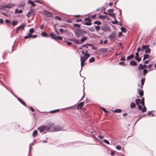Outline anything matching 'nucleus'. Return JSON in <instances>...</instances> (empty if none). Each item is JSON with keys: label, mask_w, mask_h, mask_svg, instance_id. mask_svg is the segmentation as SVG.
<instances>
[{"label": "nucleus", "mask_w": 156, "mask_h": 156, "mask_svg": "<svg viewBox=\"0 0 156 156\" xmlns=\"http://www.w3.org/2000/svg\"><path fill=\"white\" fill-rule=\"evenodd\" d=\"M95 29L97 31H98L101 29V27L99 26H95Z\"/></svg>", "instance_id": "nucleus-39"}, {"label": "nucleus", "mask_w": 156, "mask_h": 156, "mask_svg": "<svg viewBox=\"0 0 156 156\" xmlns=\"http://www.w3.org/2000/svg\"><path fill=\"white\" fill-rule=\"evenodd\" d=\"M90 18H85L84 19V21H90Z\"/></svg>", "instance_id": "nucleus-60"}, {"label": "nucleus", "mask_w": 156, "mask_h": 156, "mask_svg": "<svg viewBox=\"0 0 156 156\" xmlns=\"http://www.w3.org/2000/svg\"><path fill=\"white\" fill-rule=\"evenodd\" d=\"M108 37L111 40H115L116 37V34L115 32H113Z\"/></svg>", "instance_id": "nucleus-8"}, {"label": "nucleus", "mask_w": 156, "mask_h": 156, "mask_svg": "<svg viewBox=\"0 0 156 156\" xmlns=\"http://www.w3.org/2000/svg\"><path fill=\"white\" fill-rule=\"evenodd\" d=\"M145 78H144L142 79L141 80V84L142 86H143L144 85V82H145Z\"/></svg>", "instance_id": "nucleus-34"}, {"label": "nucleus", "mask_w": 156, "mask_h": 156, "mask_svg": "<svg viewBox=\"0 0 156 156\" xmlns=\"http://www.w3.org/2000/svg\"><path fill=\"white\" fill-rule=\"evenodd\" d=\"M63 128L62 127L59 126H56L53 128V131L56 132L59 131L63 130Z\"/></svg>", "instance_id": "nucleus-5"}, {"label": "nucleus", "mask_w": 156, "mask_h": 156, "mask_svg": "<svg viewBox=\"0 0 156 156\" xmlns=\"http://www.w3.org/2000/svg\"><path fill=\"white\" fill-rule=\"evenodd\" d=\"M101 109L103 110V111L105 112H107L106 110V109L105 108H103L102 107L101 108Z\"/></svg>", "instance_id": "nucleus-63"}, {"label": "nucleus", "mask_w": 156, "mask_h": 156, "mask_svg": "<svg viewBox=\"0 0 156 156\" xmlns=\"http://www.w3.org/2000/svg\"><path fill=\"white\" fill-rule=\"evenodd\" d=\"M149 60H145L144 62V63L145 64H147L148 63H149Z\"/></svg>", "instance_id": "nucleus-59"}, {"label": "nucleus", "mask_w": 156, "mask_h": 156, "mask_svg": "<svg viewBox=\"0 0 156 156\" xmlns=\"http://www.w3.org/2000/svg\"><path fill=\"white\" fill-rule=\"evenodd\" d=\"M103 141L108 144H109L110 143L106 139H104L103 140Z\"/></svg>", "instance_id": "nucleus-44"}, {"label": "nucleus", "mask_w": 156, "mask_h": 156, "mask_svg": "<svg viewBox=\"0 0 156 156\" xmlns=\"http://www.w3.org/2000/svg\"><path fill=\"white\" fill-rule=\"evenodd\" d=\"M120 60L122 61H125V58L123 56H122L121 58L120 59Z\"/></svg>", "instance_id": "nucleus-56"}, {"label": "nucleus", "mask_w": 156, "mask_h": 156, "mask_svg": "<svg viewBox=\"0 0 156 156\" xmlns=\"http://www.w3.org/2000/svg\"><path fill=\"white\" fill-rule=\"evenodd\" d=\"M50 37L55 39L56 40H57V38H56L55 35V34H53L52 33H51L50 34Z\"/></svg>", "instance_id": "nucleus-14"}, {"label": "nucleus", "mask_w": 156, "mask_h": 156, "mask_svg": "<svg viewBox=\"0 0 156 156\" xmlns=\"http://www.w3.org/2000/svg\"><path fill=\"white\" fill-rule=\"evenodd\" d=\"M138 93L140 97H142L143 95V91L142 90H140V89H138Z\"/></svg>", "instance_id": "nucleus-13"}, {"label": "nucleus", "mask_w": 156, "mask_h": 156, "mask_svg": "<svg viewBox=\"0 0 156 156\" xmlns=\"http://www.w3.org/2000/svg\"><path fill=\"white\" fill-rule=\"evenodd\" d=\"M35 13L34 10L33 9H30L28 12V14H31Z\"/></svg>", "instance_id": "nucleus-26"}, {"label": "nucleus", "mask_w": 156, "mask_h": 156, "mask_svg": "<svg viewBox=\"0 0 156 156\" xmlns=\"http://www.w3.org/2000/svg\"><path fill=\"white\" fill-rule=\"evenodd\" d=\"M41 35L44 37H46L47 35V34L46 33L44 32H43L41 33Z\"/></svg>", "instance_id": "nucleus-47"}, {"label": "nucleus", "mask_w": 156, "mask_h": 156, "mask_svg": "<svg viewBox=\"0 0 156 156\" xmlns=\"http://www.w3.org/2000/svg\"><path fill=\"white\" fill-rule=\"evenodd\" d=\"M37 133V131L35 130H34L33 133V136L34 137H35V136L36 135Z\"/></svg>", "instance_id": "nucleus-41"}, {"label": "nucleus", "mask_w": 156, "mask_h": 156, "mask_svg": "<svg viewBox=\"0 0 156 156\" xmlns=\"http://www.w3.org/2000/svg\"><path fill=\"white\" fill-rule=\"evenodd\" d=\"M107 11L108 12H113L114 10L113 9H109L107 10Z\"/></svg>", "instance_id": "nucleus-48"}, {"label": "nucleus", "mask_w": 156, "mask_h": 156, "mask_svg": "<svg viewBox=\"0 0 156 156\" xmlns=\"http://www.w3.org/2000/svg\"><path fill=\"white\" fill-rule=\"evenodd\" d=\"M140 100L139 99H136L135 100V102L136 104L138 105L140 103Z\"/></svg>", "instance_id": "nucleus-31"}, {"label": "nucleus", "mask_w": 156, "mask_h": 156, "mask_svg": "<svg viewBox=\"0 0 156 156\" xmlns=\"http://www.w3.org/2000/svg\"><path fill=\"white\" fill-rule=\"evenodd\" d=\"M25 24H23L20 26L17 27L16 29V32H17V31L18 30H20V28H22V29L21 30V31H22V30L24 29L23 27L25 26Z\"/></svg>", "instance_id": "nucleus-12"}, {"label": "nucleus", "mask_w": 156, "mask_h": 156, "mask_svg": "<svg viewBox=\"0 0 156 156\" xmlns=\"http://www.w3.org/2000/svg\"><path fill=\"white\" fill-rule=\"evenodd\" d=\"M83 103L84 102H83L77 105L78 108H81L83 105Z\"/></svg>", "instance_id": "nucleus-24"}, {"label": "nucleus", "mask_w": 156, "mask_h": 156, "mask_svg": "<svg viewBox=\"0 0 156 156\" xmlns=\"http://www.w3.org/2000/svg\"><path fill=\"white\" fill-rule=\"evenodd\" d=\"M15 6V4H14L9 3L8 4H5V5L2 6V8H8L11 9Z\"/></svg>", "instance_id": "nucleus-4"}, {"label": "nucleus", "mask_w": 156, "mask_h": 156, "mask_svg": "<svg viewBox=\"0 0 156 156\" xmlns=\"http://www.w3.org/2000/svg\"><path fill=\"white\" fill-rule=\"evenodd\" d=\"M34 2H35L36 3H40V4L41 3V2L39 0H35L34 1Z\"/></svg>", "instance_id": "nucleus-54"}, {"label": "nucleus", "mask_w": 156, "mask_h": 156, "mask_svg": "<svg viewBox=\"0 0 156 156\" xmlns=\"http://www.w3.org/2000/svg\"><path fill=\"white\" fill-rule=\"evenodd\" d=\"M76 21L77 22H82V20L81 19H78V20H76Z\"/></svg>", "instance_id": "nucleus-62"}, {"label": "nucleus", "mask_w": 156, "mask_h": 156, "mask_svg": "<svg viewBox=\"0 0 156 156\" xmlns=\"http://www.w3.org/2000/svg\"><path fill=\"white\" fill-rule=\"evenodd\" d=\"M151 51V50L149 47H147L146 51H145V53H150Z\"/></svg>", "instance_id": "nucleus-28"}, {"label": "nucleus", "mask_w": 156, "mask_h": 156, "mask_svg": "<svg viewBox=\"0 0 156 156\" xmlns=\"http://www.w3.org/2000/svg\"><path fill=\"white\" fill-rule=\"evenodd\" d=\"M3 20L2 19H0V23L3 24Z\"/></svg>", "instance_id": "nucleus-64"}, {"label": "nucleus", "mask_w": 156, "mask_h": 156, "mask_svg": "<svg viewBox=\"0 0 156 156\" xmlns=\"http://www.w3.org/2000/svg\"><path fill=\"white\" fill-rule=\"evenodd\" d=\"M72 41L73 42L75 43L76 44H81V42L78 39H73L72 40Z\"/></svg>", "instance_id": "nucleus-10"}, {"label": "nucleus", "mask_w": 156, "mask_h": 156, "mask_svg": "<svg viewBox=\"0 0 156 156\" xmlns=\"http://www.w3.org/2000/svg\"><path fill=\"white\" fill-rule=\"evenodd\" d=\"M121 31L123 32H126V29L123 27H122L121 28Z\"/></svg>", "instance_id": "nucleus-46"}, {"label": "nucleus", "mask_w": 156, "mask_h": 156, "mask_svg": "<svg viewBox=\"0 0 156 156\" xmlns=\"http://www.w3.org/2000/svg\"><path fill=\"white\" fill-rule=\"evenodd\" d=\"M119 65L123 66H125L126 65V63L123 62H119Z\"/></svg>", "instance_id": "nucleus-37"}, {"label": "nucleus", "mask_w": 156, "mask_h": 156, "mask_svg": "<svg viewBox=\"0 0 156 156\" xmlns=\"http://www.w3.org/2000/svg\"><path fill=\"white\" fill-rule=\"evenodd\" d=\"M95 60V58L94 57H92L90 58L89 60V62H94Z\"/></svg>", "instance_id": "nucleus-35"}, {"label": "nucleus", "mask_w": 156, "mask_h": 156, "mask_svg": "<svg viewBox=\"0 0 156 156\" xmlns=\"http://www.w3.org/2000/svg\"><path fill=\"white\" fill-rule=\"evenodd\" d=\"M107 49L106 48H102L101 49V52H106L107 51Z\"/></svg>", "instance_id": "nucleus-36"}, {"label": "nucleus", "mask_w": 156, "mask_h": 156, "mask_svg": "<svg viewBox=\"0 0 156 156\" xmlns=\"http://www.w3.org/2000/svg\"><path fill=\"white\" fill-rule=\"evenodd\" d=\"M136 106V105L135 103H131L130 104V107L131 108H133Z\"/></svg>", "instance_id": "nucleus-30"}, {"label": "nucleus", "mask_w": 156, "mask_h": 156, "mask_svg": "<svg viewBox=\"0 0 156 156\" xmlns=\"http://www.w3.org/2000/svg\"><path fill=\"white\" fill-rule=\"evenodd\" d=\"M32 37V34H31L29 33L27 36L25 37V38L26 39H27L30 38H31Z\"/></svg>", "instance_id": "nucleus-17"}, {"label": "nucleus", "mask_w": 156, "mask_h": 156, "mask_svg": "<svg viewBox=\"0 0 156 156\" xmlns=\"http://www.w3.org/2000/svg\"><path fill=\"white\" fill-rule=\"evenodd\" d=\"M29 3L31 4L33 6H35V4L34 3V2L31 0H30L28 1Z\"/></svg>", "instance_id": "nucleus-23"}, {"label": "nucleus", "mask_w": 156, "mask_h": 156, "mask_svg": "<svg viewBox=\"0 0 156 156\" xmlns=\"http://www.w3.org/2000/svg\"><path fill=\"white\" fill-rule=\"evenodd\" d=\"M144 69L143 66L141 64H139V66L137 68V69L139 70H141Z\"/></svg>", "instance_id": "nucleus-22"}, {"label": "nucleus", "mask_w": 156, "mask_h": 156, "mask_svg": "<svg viewBox=\"0 0 156 156\" xmlns=\"http://www.w3.org/2000/svg\"><path fill=\"white\" fill-rule=\"evenodd\" d=\"M23 11L22 10H18V9H16L15 10V13H22L23 12Z\"/></svg>", "instance_id": "nucleus-16"}, {"label": "nucleus", "mask_w": 156, "mask_h": 156, "mask_svg": "<svg viewBox=\"0 0 156 156\" xmlns=\"http://www.w3.org/2000/svg\"><path fill=\"white\" fill-rule=\"evenodd\" d=\"M134 55L133 54H131L129 56H128L127 57V60H129L131 59H132L133 58Z\"/></svg>", "instance_id": "nucleus-21"}, {"label": "nucleus", "mask_w": 156, "mask_h": 156, "mask_svg": "<svg viewBox=\"0 0 156 156\" xmlns=\"http://www.w3.org/2000/svg\"><path fill=\"white\" fill-rule=\"evenodd\" d=\"M130 65L133 66H136L137 65V63L135 61H132L130 62Z\"/></svg>", "instance_id": "nucleus-15"}, {"label": "nucleus", "mask_w": 156, "mask_h": 156, "mask_svg": "<svg viewBox=\"0 0 156 156\" xmlns=\"http://www.w3.org/2000/svg\"><path fill=\"white\" fill-rule=\"evenodd\" d=\"M25 4L24 3H23L22 4H20L19 5V7H24L25 6Z\"/></svg>", "instance_id": "nucleus-53"}, {"label": "nucleus", "mask_w": 156, "mask_h": 156, "mask_svg": "<svg viewBox=\"0 0 156 156\" xmlns=\"http://www.w3.org/2000/svg\"><path fill=\"white\" fill-rule=\"evenodd\" d=\"M99 17L101 19H104L106 18V16L104 15H100L99 16Z\"/></svg>", "instance_id": "nucleus-40"}, {"label": "nucleus", "mask_w": 156, "mask_h": 156, "mask_svg": "<svg viewBox=\"0 0 156 156\" xmlns=\"http://www.w3.org/2000/svg\"><path fill=\"white\" fill-rule=\"evenodd\" d=\"M29 33L31 34L34 32V30L33 28H31L29 30Z\"/></svg>", "instance_id": "nucleus-45"}, {"label": "nucleus", "mask_w": 156, "mask_h": 156, "mask_svg": "<svg viewBox=\"0 0 156 156\" xmlns=\"http://www.w3.org/2000/svg\"><path fill=\"white\" fill-rule=\"evenodd\" d=\"M108 15H109L112 17H113V18H115V14L114 13H108Z\"/></svg>", "instance_id": "nucleus-32"}, {"label": "nucleus", "mask_w": 156, "mask_h": 156, "mask_svg": "<svg viewBox=\"0 0 156 156\" xmlns=\"http://www.w3.org/2000/svg\"><path fill=\"white\" fill-rule=\"evenodd\" d=\"M147 69H144L143 70V74L144 76H145L147 73Z\"/></svg>", "instance_id": "nucleus-43"}, {"label": "nucleus", "mask_w": 156, "mask_h": 156, "mask_svg": "<svg viewBox=\"0 0 156 156\" xmlns=\"http://www.w3.org/2000/svg\"><path fill=\"white\" fill-rule=\"evenodd\" d=\"M43 14L48 17H50L51 16V13L47 10H45L43 11Z\"/></svg>", "instance_id": "nucleus-9"}, {"label": "nucleus", "mask_w": 156, "mask_h": 156, "mask_svg": "<svg viewBox=\"0 0 156 156\" xmlns=\"http://www.w3.org/2000/svg\"><path fill=\"white\" fill-rule=\"evenodd\" d=\"M74 27H78V28H80V26L79 24H74Z\"/></svg>", "instance_id": "nucleus-49"}, {"label": "nucleus", "mask_w": 156, "mask_h": 156, "mask_svg": "<svg viewBox=\"0 0 156 156\" xmlns=\"http://www.w3.org/2000/svg\"><path fill=\"white\" fill-rule=\"evenodd\" d=\"M86 34L87 32L86 31L81 29H78L75 32V34L77 38L83 36Z\"/></svg>", "instance_id": "nucleus-2"}, {"label": "nucleus", "mask_w": 156, "mask_h": 156, "mask_svg": "<svg viewBox=\"0 0 156 156\" xmlns=\"http://www.w3.org/2000/svg\"><path fill=\"white\" fill-rule=\"evenodd\" d=\"M5 22L6 23H9L11 22V21L8 20H5Z\"/></svg>", "instance_id": "nucleus-55"}, {"label": "nucleus", "mask_w": 156, "mask_h": 156, "mask_svg": "<svg viewBox=\"0 0 156 156\" xmlns=\"http://www.w3.org/2000/svg\"><path fill=\"white\" fill-rule=\"evenodd\" d=\"M54 126V124L53 123H51V122L48 123L47 126H46V128L47 130L48 131L51 129H53Z\"/></svg>", "instance_id": "nucleus-7"}, {"label": "nucleus", "mask_w": 156, "mask_h": 156, "mask_svg": "<svg viewBox=\"0 0 156 156\" xmlns=\"http://www.w3.org/2000/svg\"><path fill=\"white\" fill-rule=\"evenodd\" d=\"M18 23V21H16L15 20H13L12 21V24L13 26H14L16 25H17Z\"/></svg>", "instance_id": "nucleus-20"}, {"label": "nucleus", "mask_w": 156, "mask_h": 156, "mask_svg": "<svg viewBox=\"0 0 156 156\" xmlns=\"http://www.w3.org/2000/svg\"><path fill=\"white\" fill-rule=\"evenodd\" d=\"M59 30V31L61 33H63V32L64 30L62 28L60 29Z\"/></svg>", "instance_id": "nucleus-61"}, {"label": "nucleus", "mask_w": 156, "mask_h": 156, "mask_svg": "<svg viewBox=\"0 0 156 156\" xmlns=\"http://www.w3.org/2000/svg\"><path fill=\"white\" fill-rule=\"evenodd\" d=\"M56 38H57V39H58L59 40H61L62 39V37L60 36H57Z\"/></svg>", "instance_id": "nucleus-51"}, {"label": "nucleus", "mask_w": 156, "mask_h": 156, "mask_svg": "<svg viewBox=\"0 0 156 156\" xmlns=\"http://www.w3.org/2000/svg\"><path fill=\"white\" fill-rule=\"evenodd\" d=\"M14 96L18 100V101L23 105H25L26 106V103H25L20 98H18L16 96L14 95Z\"/></svg>", "instance_id": "nucleus-11"}, {"label": "nucleus", "mask_w": 156, "mask_h": 156, "mask_svg": "<svg viewBox=\"0 0 156 156\" xmlns=\"http://www.w3.org/2000/svg\"><path fill=\"white\" fill-rule=\"evenodd\" d=\"M122 112V110L120 109H115L114 111V112L115 113H121Z\"/></svg>", "instance_id": "nucleus-25"}, {"label": "nucleus", "mask_w": 156, "mask_h": 156, "mask_svg": "<svg viewBox=\"0 0 156 156\" xmlns=\"http://www.w3.org/2000/svg\"><path fill=\"white\" fill-rule=\"evenodd\" d=\"M37 129L41 133H45L48 131L46 128V126H40L37 128Z\"/></svg>", "instance_id": "nucleus-3"}, {"label": "nucleus", "mask_w": 156, "mask_h": 156, "mask_svg": "<svg viewBox=\"0 0 156 156\" xmlns=\"http://www.w3.org/2000/svg\"><path fill=\"white\" fill-rule=\"evenodd\" d=\"M87 38V37H83L81 40H80L81 42H84L85 41H86Z\"/></svg>", "instance_id": "nucleus-19"}, {"label": "nucleus", "mask_w": 156, "mask_h": 156, "mask_svg": "<svg viewBox=\"0 0 156 156\" xmlns=\"http://www.w3.org/2000/svg\"><path fill=\"white\" fill-rule=\"evenodd\" d=\"M94 23L95 24L100 25L101 24V22L99 21H96L94 22Z\"/></svg>", "instance_id": "nucleus-38"}, {"label": "nucleus", "mask_w": 156, "mask_h": 156, "mask_svg": "<svg viewBox=\"0 0 156 156\" xmlns=\"http://www.w3.org/2000/svg\"><path fill=\"white\" fill-rule=\"evenodd\" d=\"M82 54H83V55L80 56L81 66V68L83 66L85 61L90 56L89 54L87 53V50H86L85 53L84 50L82 51Z\"/></svg>", "instance_id": "nucleus-1"}, {"label": "nucleus", "mask_w": 156, "mask_h": 156, "mask_svg": "<svg viewBox=\"0 0 156 156\" xmlns=\"http://www.w3.org/2000/svg\"><path fill=\"white\" fill-rule=\"evenodd\" d=\"M55 19L59 21L61 20V18L58 16H55Z\"/></svg>", "instance_id": "nucleus-42"}, {"label": "nucleus", "mask_w": 156, "mask_h": 156, "mask_svg": "<svg viewBox=\"0 0 156 156\" xmlns=\"http://www.w3.org/2000/svg\"><path fill=\"white\" fill-rule=\"evenodd\" d=\"M139 56H135V59L138 62H140L141 60V58H140L139 57Z\"/></svg>", "instance_id": "nucleus-29"}, {"label": "nucleus", "mask_w": 156, "mask_h": 156, "mask_svg": "<svg viewBox=\"0 0 156 156\" xmlns=\"http://www.w3.org/2000/svg\"><path fill=\"white\" fill-rule=\"evenodd\" d=\"M149 57V55L147 54H145L144 55L143 60H144L145 59L148 58Z\"/></svg>", "instance_id": "nucleus-33"}, {"label": "nucleus", "mask_w": 156, "mask_h": 156, "mask_svg": "<svg viewBox=\"0 0 156 156\" xmlns=\"http://www.w3.org/2000/svg\"><path fill=\"white\" fill-rule=\"evenodd\" d=\"M30 110L32 112H34L35 111L33 107H30Z\"/></svg>", "instance_id": "nucleus-57"}, {"label": "nucleus", "mask_w": 156, "mask_h": 156, "mask_svg": "<svg viewBox=\"0 0 156 156\" xmlns=\"http://www.w3.org/2000/svg\"><path fill=\"white\" fill-rule=\"evenodd\" d=\"M116 148L118 150H120L121 149V147L119 145H117L116 146Z\"/></svg>", "instance_id": "nucleus-52"}, {"label": "nucleus", "mask_w": 156, "mask_h": 156, "mask_svg": "<svg viewBox=\"0 0 156 156\" xmlns=\"http://www.w3.org/2000/svg\"><path fill=\"white\" fill-rule=\"evenodd\" d=\"M147 110L146 107L144 106L143 109H142V112H145Z\"/></svg>", "instance_id": "nucleus-50"}, {"label": "nucleus", "mask_w": 156, "mask_h": 156, "mask_svg": "<svg viewBox=\"0 0 156 156\" xmlns=\"http://www.w3.org/2000/svg\"><path fill=\"white\" fill-rule=\"evenodd\" d=\"M147 47H149V46L148 45H143L142 46V48L141 50V51H144L145 49H146Z\"/></svg>", "instance_id": "nucleus-18"}, {"label": "nucleus", "mask_w": 156, "mask_h": 156, "mask_svg": "<svg viewBox=\"0 0 156 156\" xmlns=\"http://www.w3.org/2000/svg\"><path fill=\"white\" fill-rule=\"evenodd\" d=\"M112 23L113 24H114L115 23L116 24H118V22L117 20H115V22L112 21Z\"/></svg>", "instance_id": "nucleus-58"}, {"label": "nucleus", "mask_w": 156, "mask_h": 156, "mask_svg": "<svg viewBox=\"0 0 156 156\" xmlns=\"http://www.w3.org/2000/svg\"><path fill=\"white\" fill-rule=\"evenodd\" d=\"M101 27V30L104 31L108 30L110 29L109 27L107 25L105 24H102Z\"/></svg>", "instance_id": "nucleus-6"}, {"label": "nucleus", "mask_w": 156, "mask_h": 156, "mask_svg": "<svg viewBox=\"0 0 156 156\" xmlns=\"http://www.w3.org/2000/svg\"><path fill=\"white\" fill-rule=\"evenodd\" d=\"M83 23L85 25L87 26H90L91 25V23L90 22H86L85 23Z\"/></svg>", "instance_id": "nucleus-27"}]
</instances>
